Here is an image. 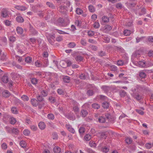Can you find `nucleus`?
I'll use <instances>...</instances> for the list:
<instances>
[{"mask_svg": "<svg viewBox=\"0 0 153 153\" xmlns=\"http://www.w3.org/2000/svg\"><path fill=\"white\" fill-rule=\"evenodd\" d=\"M7 55H5L4 53H3L1 54V57L0 59L1 60L3 61H6L7 59Z\"/></svg>", "mask_w": 153, "mask_h": 153, "instance_id": "09e8293b", "label": "nucleus"}, {"mask_svg": "<svg viewBox=\"0 0 153 153\" xmlns=\"http://www.w3.org/2000/svg\"><path fill=\"white\" fill-rule=\"evenodd\" d=\"M127 93L124 90H121L119 91V94L121 97H124L126 95Z\"/></svg>", "mask_w": 153, "mask_h": 153, "instance_id": "412c9836", "label": "nucleus"}, {"mask_svg": "<svg viewBox=\"0 0 153 153\" xmlns=\"http://www.w3.org/2000/svg\"><path fill=\"white\" fill-rule=\"evenodd\" d=\"M53 150L54 153H59L61 152L60 148L58 146L55 147Z\"/></svg>", "mask_w": 153, "mask_h": 153, "instance_id": "72a5a7b5", "label": "nucleus"}, {"mask_svg": "<svg viewBox=\"0 0 153 153\" xmlns=\"http://www.w3.org/2000/svg\"><path fill=\"white\" fill-rule=\"evenodd\" d=\"M147 55L150 57H153V51L150 50L149 51Z\"/></svg>", "mask_w": 153, "mask_h": 153, "instance_id": "774afa93", "label": "nucleus"}, {"mask_svg": "<svg viewBox=\"0 0 153 153\" xmlns=\"http://www.w3.org/2000/svg\"><path fill=\"white\" fill-rule=\"evenodd\" d=\"M10 93L7 90H4L2 92V96L5 98L9 97L10 96Z\"/></svg>", "mask_w": 153, "mask_h": 153, "instance_id": "2eb2a0df", "label": "nucleus"}, {"mask_svg": "<svg viewBox=\"0 0 153 153\" xmlns=\"http://www.w3.org/2000/svg\"><path fill=\"white\" fill-rule=\"evenodd\" d=\"M47 38L49 42L52 45H54L55 42L54 35H49L48 36H47Z\"/></svg>", "mask_w": 153, "mask_h": 153, "instance_id": "39448f33", "label": "nucleus"}, {"mask_svg": "<svg viewBox=\"0 0 153 153\" xmlns=\"http://www.w3.org/2000/svg\"><path fill=\"white\" fill-rule=\"evenodd\" d=\"M102 22L104 23L108 22L109 20V17L106 16H103L102 18Z\"/></svg>", "mask_w": 153, "mask_h": 153, "instance_id": "393cba45", "label": "nucleus"}, {"mask_svg": "<svg viewBox=\"0 0 153 153\" xmlns=\"http://www.w3.org/2000/svg\"><path fill=\"white\" fill-rule=\"evenodd\" d=\"M109 149L108 147L105 146L102 148L101 151L103 152L107 153L109 151Z\"/></svg>", "mask_w": 153, "mask_h": 153, "instance_id": "79ce46f5", "label": "nucleus"}, {"mask_svg": "<svg viewBox=\"0 0 153 153\" xmlns=\"http://www.w3.org/2000/svg\"><path fill=\"white\" fill-rule=\"evenodd\" d=\"M70 77L68 76H65L63 78L64 82L66 83H69L70 82Z\"/></svg>", "mask_w": 153, "mask_h": 153, "instance_id": "f704fd0d", "label": "nucleus"}, {"mask_svg": "<svg viewBox=\"0 0 153 153\" xmlns=\"http://www.w3.org/2000/svg\"><path fill=\"white\" fill-rule=\"evenodd\" d=\"M132 141V139L130 138H127L125 140L126 143L128 144H131Z\"/></svg>", "mask_w": 153, "mask_h": 153, "instance_id": "864d4df0", "label": "nucleus"}, {"mask_svg": "<svg viewBox=\"0 0 153 153\" xmlns=\"http://www.w3.org/2000/svg\"><path fill=\"white\" fill-rule=\"evenodd\" d=\"M131 33V31L129 30L126 29L124 30L123 34L125 36H129Z\"/></svg>", "mask_w": 153, "mask_h": 153, "instance_id": "a19ab883", "label": "nucleus"}, {"mask_svg": "<svg viewBox=\"0 0 153 153\" xmlns=\"http://www.w3.org/2000/svg\"><path fill=\"white\" fill-rule=\"evenodd\" d=\"M137 65L140 67H144L146 66L145 62L144 60L143 61L140 60L137 63Z\"/></svg>", "mask_w": 153, "mask_h": 153, "instance_id": "dca6fc26", "label": "nucleus"}, {"mask_svg": "<svg viewBox=\"0 0 153 153\" xmlns=\"http://www.w3.org/2000/svg\"><path fill=\"white\" fill-rule=\"evenodd\" d=\"M35 65L37 67H43V64L41 62V60L40 61H37L35 62Z\"/></svg>", "mask_w": 153, "mask_h": 153, "instance_id": "e433bc0d", "label": "nucleus"}, {"mask_svg": "<svg viewBox=\"0 0 153 153\" xmlns=\"http://www.w3.org/2000/svg\"><path fill=\"white\" fill-rule=\"evenodd\" d=\"M19 144L21 147L23 148H25L26 147V143L25 141L22 140L20 141Z\"/></svg>", "mask_w": 153, "mask_h": 153, "instance_id": "37998d69", "label": "nucleus"}, {"mask_svg": "<svg viewBox=\"0 0 153 153\" xmlns=\"http://www.w3.org/2000/svg\"><path fill=\"white\" fill-rule=\"evenodd\" d=\"M76 44L74 42H71L69 43L67 45L68 47L70 48H74L76 46Z\"/></svg>", "mask_w": 153, "mask_h": 153, "instance_id": "4c0bfd02", "label": "nucleus"}, {"mask_svg": "<svg viewBox=\"0 0 153 153\" xmlns=\"http://www.w3.org/2000/svg\"><path fill=\"white\" fill-rule=\"evenodd\" d=\"M30 131L28 129H25L23 132V134L26 136H28L30 134Z\"/></svg>", "mask_w": 153, "mask_h": 153, "instance_id": "8fccbe9b", "label": "nucleus"}, {"mask_svg": "<svg viewBox=\"0 0 153 153\" xmlns=\"http://www.w3.org/2000/svg\"><path fill=\"white\" fill-rule=\"evenodd\" d=\"M16 30L17 33L21 35L23 32V29L19 27H18L16 28Z\"/></svg>", "mask_w": 153, "mask_h": 153, "instance_id": "a878e982", "label": "nucleus"}, {"mask_svg": "<svg viewBox=\"0 0 153 153\" xmlns=\"http://www.w3.org/2000/svg\"><path fill=\"white\" fill-rule=\"evenodd\" d=\"M12 133L15 134H18L19 131L16 128H13L12 129Z\"/></svg>", "mask_w": 153, "mask_h": 153, "instance_id": "4d7b16f0", "label": "nucleus"}, {"mask_svg": "<svg viewBox=\"0 0 153 153\" xmlns=\"http://www.w3.org/2000/svg\"><path fill=\"white\" fill-rule=\"evenodd\" d=\"M47 117L49 119L51 120H54L55 118L54 115L51 113L48 114L47 115Z\"/></svg>", "mask_w": 153, "mask_h": 153, "instance_id": "a18cd8bd", "label": "nucleus"}, {"mask_svg": "<svg viewBox=\"0 0 153 153\" xmlns=\"http://www.w3.org/2000/svg\"><path fill=\"white\" fill-rule=\"evenodd\" d=\"M36 98L37 99V100L39 103L40 102L43 103V102L44 101V99L43 98L42 96H41L40 95H38L36 97Z\"/></svg>", "mask_w": 153, "mask_h": 153, "instance_id": "5701e85b", "label": "nucleus"}, {"mask_svg": "<svg viewBox=\"0 0 153 153\" xmlns=\"http://www.w3.org/2000/svg\"><path fill=\"white\" fill-rule=\"evenodd\" d=\"M59 11L64 13L68 10V7L65 5H61L59 7Z\"/></svg>", "mask_w": 153, "mask_h": 153, "instance_id": "6e6552de", "label": "nucleus"}, {"mask_svg": "<svg viewBox=\"0 0 153 153\" xmlns=\"http://www.w3.org/2000/svg\"><path fill=\"white\" fill-rule=\"evenodd\" d=\"M110 68L111 69V70L114 71H117V67L114 65H112L110 66Z\"/></svg>", "mask_w": 153, "mask_h": 153, "instance_id": "680f3d73", "label": "nucleus"}, {"mask_svg": "<svg viewBox=\"0 0 153 153\" xmlns=\"http://www.w3.org/2000/svg\"><path fill=\"white\" fill-rule=\"evenodd\" d=\"M88 10L91 13H94L95 11V8L92 5H90L88 7Z\"/></svg>", "mask_w": 153, "mask_h": 153, "instance_id": "2f4dec72", "label": "nucleus"}, {"mask_svg": "<svg viewBox=\"0 0 153 153\" xmlns=\"http://www.w3.org/2000/svg\"><path fill=\"white\" fill-rule=\"evenodd\" d=\"M91 136L89 134H87L85 135L84 137V138L86 140H89L91 138Z\"/></svg>", "mask_w": 153, "mask_h": 153, "instance_id": "052dcab7", "label": "nucleus"}, {"mask_svg": "<svg viewBox=\"0 0 153 153\" xmlns=\"http://www.w3.org/2000/svg\"><path fill=\"white\" fill-rule=\"evenodd\" d=\"M83 57L80 55L77 56L75 58L76 60L79 62L82 61L83 60Z\"/></svg>", "mask_w": 153, "mask_h": 153, "instance_id": "de8ad7c7", "label": "nucleus"}, {"mask_svg": "<svg viewBox=\"0 0 153 153\" xmlns=\"http://www.w3.org/2000/svg\"><path fill=\"white\" fill-rule=\"evenodd\" d=\"M140 52L139 51H136L134 52L132 54L131 57L135 59V58L140 57Z\"/></svg>", "mask_w": 153, "mask_h": 153, "instance_id": "4468645a", "label": "nucleus"}, {"mask_svg": "<svg viewBox=\"0 0 153 153\" xmlns=\"http://www.w3.org/2000/svg\"><path fill=\"white\" fill-rule=\"evenodd\" d=\"M112 29V27L109 25H106L104 27V31L105 33H107L111 30Z\"/></svg>", "mask_w": 153, "mask_h": 153, "instance_id": "a211bd4d", "label": "nucleus"}, {"mask_svg": "<svg viewBox=\"0 0 153 153\" xmlns=\"http://www.w3.org/2000/svg\"><path fill=\"white\" fill-rule=\"evenodd\" d=\"M98 54L99 56L101 57L105 56L106 55L105 52L102 51L98 52Z\"/></svg>", "mask_w": 153, "mask_h": 153, "instance_id": "13d9d810", "label": "nucleus"}, {"mask_svg": "<svg viewBox=\"0 0 153 153\" xmlns=\"http://www.w3.org/2000/svg\"><path fill=\"white\" fill-rule=\"evenodd\" d=\"M41 62L43 64V67H47L48 64V61L47 58H42L41 59Z\"/></svg>", "mask_w": 153, "mask_h": 153, "instance_id": "9b49d317", "label": "nucleus"}, {"mask_svg": "<svg viewBox=\"0 0 153 153\" xmlns=\"http://www.w3.org/2000/svg\"><path fill=\"white\" fill-rule=\"evenodd\" d=\"M9 120L10 123L12 125H14L16 122V119L12 117L10 118Z\"/></svg>", "mask_w": 153, "mask_h": 153, "instance_id": "c756f323", "label": "nucleus"}, {"mask_svg": "<svg viewBox=\"0 0 153 153\" xmlns=\"http://www.w3.org/2000/svg\"><path fill=\"white\" fill-rule=\"evenodd\" d=\"M38 81L35 78H32L31 80V82L34 85H36L38 82Z\"/></svg>", "mask_w": 153, "mask_h": 153, "instance_id": "5fc2aeb1", "label": "nucleus"}, {"mask_svg": "<svg viewBox=\"0 0 153 153\" xmlns=\"http://www.w3.org/2000/svg\"><path fill=\"white\" fill-rule=\"evenodd\" d=\"M58 25L60 26H62L64 22V20L62 18H59L57 20Z\"/></svg>", "mask_w": 153, "mask_h": 153, "instance_id": "7c9ffc66", "label": "nucleus"}, {"mask_svg": "<svg viewBox=\"0 0 153 153\" xmlns=\"http://www.w3.org/2000/svg\"><path fill=\"white\" fill-rule=\"evenodd\" d=\"M29 31L30 33L33 35H36L38 33V32L33 27L30 25Z\"/></svg>", "mask_w": 153, "mask_h": 153, "instance_id": "9d476101", "label": "nucleus"}, {"mask_svg": "<svg viewBox=\"0 0 153 153\" xmlns=\"http://www.w3.org/2000/svg\"><path fill=\"white\" fill-rule=\"evenodd\" d=\"M39 128L42 130H44L46 127V125L44 122H40L38 124Z\"/></svg>", "mask_w": 153, "mask_h": 153, "instance_id": "f3484780", "label": "nucleus"}, {"mask_svg": "<svg viewBox=\"0 0 153 153\" xmlns=\"http://www.w3.org/2000/svg\"><path fill=\"white\" fill-rule=\"evenodd\" d=\"M86 94L89 96H91L94 95V92L92 90L89 89L87 91Z\"/></svg>", "mask_w": 153, "mask_h": 153, "instance_id": "58836bf2", "label": "nucleus"}, {"mask_svg": "<svg viewBox=\"0 0 153 153\" xmlns=\"http://www.w3.org/2000/svg\"><path fill=\"white\" fill-rule=\"evenodd\" d=\"M16 21L18 22L22 23L24 22V19L20 16H17L16 18Z\"/></svg>", "mask_w": 153, "mask_h": 153, "instance_id": "bb28decb", "label": "nucleus"}, {"mask_svg": "<svg viewBox=\"0 0 153 153\" xmlns=\"http://www.w3.org/2000/svg\"><path fill=\"white\" fill-rule=\"evenodd\" d=\"M109 103L107 102H104L102 103V106L105 109H107L109 108Z\"/></svg>", "mask_w": 153, "mask_h": 153, "instance_id": "c85d7f7f", "label": "nucleus"}, {"mask_svg": "<svg viewBox=\"0 0 153 153\" xmlns=\"http://www.w3.org/2000/svg\"><path fill=\"white\" fill-rule=\"evenodd\" d=\"M79 133L81 134L85 132V128L83 127H80L79 130Z\"/></svg>", "mask_w": 153, "mask_h": 153, "instance_id": "338daca9", "label": "nucleus"}, {"mask_svg": "<svg viewBox=\"0 0 153 153\" xmlns=\"http://www.w3.org/2000/svg\"><path fill=\"white\" fill-rule=\"evenodd\" d=\"M140 60V57L135 58V59L133 58L132 57H131V60L132 62L135 65H137V63Z\"/></svg>", "mask_w": 153, "mask_h": 153, "instance_id": "6ab92c4d", "label": "nucleus"}, {"mask_svg": "<svg viewBox=\"0 0 153 153\" xmlns=\"http://www.w3.org/2000/svg\"><path fill=\"white\" fill-rule=\"evenodd\" d=\"M146 9L144 8H143L141 10V12H138V14L139 16H141L146 13Z\"/></svg>", "mask_w": 153, "mask_h": 153, "instance_id": "6e6d98bb", "label": "nucleus"}, {"mask_svg": "<svg viewBox=\"0 0 153 153\" xmlns=\"http://www.w3.org/2000/svg\"><path fill=\"white\" fill-rule=\"evenodd\" d=\"M98 97L101 100H106L107 97L105 96L102 95H99L98 96Z\"/></svg>", "mask_w": 153, "mask_h": 153, "instance_id": "0e129e2a", "label": "nucleus"}, {"mask_svg": "<svg viewBox=\"0 0 153 153\" xmlns=\"http://www.w3.org/2000/svg\"><path fill=\"white\" fill-rule=\"evenodd\" d=\"M32 57L30 56H28L25 58V61L26 63H30L32 62Z\"/></svg>", "mask_w": 153, "mask_h": 153, "instance_id": "c9c22d12", "label": "nucleus"}, {"mask_svg": "<svg viewBox=\"0 0 153 153\" xmlns=\"http://www.w3.org/2000/svg\"><path fill=\"white\" fill-rule=\"evenodd\" d=\"M91 106L93 108L96 109H99L100 107V105L97 103L92 104Z\"/></svg>", "mask_w": 153, "mask_h": 153, "instance_id": "473e14b6", "label": "nucleus"}, {"mask_svg": "<svg viewBox=\"0 0 153 153\" xmlns=\"http://www.w3.org/2000/svg\"><path fill=\"white\" fill-rule=\"evenodd\" d=\"M57 92L60 95H64V92L63 90L61 88H59L57 89Z\"/></svg>", "mask_w": 153, "mask_h": 153, "instance_id": "e2e57ef3", "label": "nucleus"}, {"mask_svg": "<svg viewBox=\"0 0 153 153\" xmlns=\"http://www.w3.org/2000/svg\"><path fill=\"white\" fill-rule=\"evenodd\" d=\"M131 95L137 101H140L142 99V96L139 93L133 92V93L131 94Z\"/></svg>", "mask_w": 153, "mask_h": 153, "instance_id": "20e7f679", "label": "nucleus"}, {"mask_svg": "<svg viewBox=\"0 0 153 153\" xmlns=\"http://www.w3.org/2000/svg\"><path fill=\"white\" fill-rule=\"evenodd\" d=\"M46 4L51 8L54 9H56L55 5L52 3L50 2H46Z\"/></svg>", "mask_w": 153, "mask_h": 153, "instance_id": "cd10ccee", "label": "nucleus"}, {"mask_svg": "<svg viewBox=\"0 0 153 153\" xmlns=\"http://www.w3.org/2000/svg\"><path fill=\"white\" fill-rule=\"evenodd\" d=\"M14 8L19 10L25 11L27 9V8L23 6L17 5L15 6Z\"/></svg>", "mask_w": 153, "mask_h": 153, "instance_id": "ddd939ff", "label": "nucleus"}, {"mask_svg": "<svg viewBox=\"0 0 153 153\" xmlns=\"http://www.w3.org/2000/svg\"><path fill=\"white\" fill-rule=\"evenodd\" d=\"M48 99L51 103H54L56 102L55 98L54 97H49Z\"/></svg>", "mask_w": 153, "mask_h": 153, "instance_id": "603ef678", "label": "nucleus"}, {"mask_svg": "<svg viewBox=\"0 0 153 153\" xmlns=\"http://www.w3.org/2000/svg\"><path fill=\"white\" fill-rule=\"evenodd\" d=\"M76 13L78 15H81L83 11L80 8H77L75 11Z\"/></svg>", "mask_w": 153, "mask_h": 153, "instance_id": "ea45409f", "label": "nucleus"}, {"mask_svg": "<svg viewBox=\"0 0 153 153\" xmlns=\"http://www.w3.org/2000/svg\"><path fill=\"white\" fill-rule=\"evenodd\" d=\"M101 88L104 91L105 93H107L108 92L111 90V87L105 85L102 86Z\"/></svg>", "mask_w": 153, "mask_h": 153, "instance_id": "1a4fd4ad", "label": "nucleus"}, {"mask_svg": "<svg viewBox=\"0 0 153 153\" xmlns=\"http://www.w3.org/2000/svg\"><path fill=\"white\" fill-rule=\"evenodd\" d=\"M103 39L105 43H109L110 42V38L107 36H104Z\"/></svg>", "mask_w": 153, "mask_h": 153, "instance_id": "bf43d9fd", "label": "nucleus"}, {"mask_svg": "<svg viewBox=\"0 0 153 153\" xmlns=\"http://www.w3.org/2000/svg\"><path fill=\"white\" fill-rule=\"evenodd\" d=\"M139 76L141 78L144 79L146 78V73L144 71H142L139 72Z\"/></svg>", "mask_w": 153, "mask_h": 153, "instance_id": "4be33fe9", "label": "nucleus"}, {"mask_svg": "<svg viewBox=\"0 0 153 153\" xmlns=\"http://www.w3.org/2000/svg\"><path fill=\"white\" fill-rule=\"evenodd\" d=\"M13 66L16 67L18 69H22V67L20 65L16 63L15 62H13Z\"/></svg>", "mask_w": 153, "mask_h": 153, "instance_id": "69168bd1", "label": "nucleus"}, {"mask_svg": "<svg viewBox=\"0 0 153 153\" xmlns=\"http://www.w3.org/2000/svg\"><path fill=\"white\" fill-rule=\"evenodd\" d=\"M21 98L25 102L29 100V97L25 95H23L21 97Z\"/></svg>", "mask_w": 153, "mask_h": 153, "instance_id": "49530a36", "label": "nucleus"}, {"mask_svg": "<svg viewBox=\"0 0 153 153\" xmlns=\"http://www.w3.org/2000/svg\"><path fill=\"white\" fill-rule=\"evenodd\" d=\"M113 120L111 116L109 114L107 113L104 116L100 117L98 119V121L100 123H103L105 122L108 123Z\"/></svg>", "mask_w": 153, "mask_h": 153, "instance_id": "f257e3e1", "label": "nucleus"}, {"mask_svg": "<svg viewBox=\"0 0 153 153\" xmlns=\"http://www.w3.org/2000/svg\"><path fill=\"white\" fill-rule=\"evenodd\" d=\"M65 127L71 133L74 134L75 132V130L72 128L71 126L69 124H66Z\"/></svg>", "mask_w": 153, "mask_h": 153, "instance_id": "f8f14e48", "label": "nucleus"}, {"mask_svg": "<svg viewBox=\"0 0 153 153\" xmlns=\"http://www.w3.org/2000/svg\"><path fill=\"white\" fill-rule=\"evenodd\" d=\"M81 115L83 117H85L88 114L87 111L85 110L82 109L81 111Z\"/></svg>", "mask_w": 153, "mask_h": 153, "instance_id": "b1692460", "label": "nucleus"}, {"mask_svg": "<svg viewBox=\"0 0 153 153\" xmlns=\"http://www.w3.org/2000/svg\"><path fill=\"white\" fill-rule=\"evenodd\" d=\"M12 112L14 114H17L18 113V111L16 107H12L11 109Z\"/></svg>", "mask_w": 153, "mask_h": 153, "instance_id": "c03bdc74", "label": "nucleus"}, {"mask_svg": "<svg viewBox=\"0 0 153 153\" xmlns=\"http://www.w3.org/2000/svg\"><path fill=\"white\" fill-rule=\"evenodd\" d=\"M146 90V88L144 86L137 85L134 86V88L132 89L131 91L133 92H136L139 93Z\"/></svg>", "mask_w": 153, "mask_h": 153, "instance_id": "f03ea898", "label": "nucleus"}, {"mask_svg": "<svg viewBox=\"0 0 153 153\" xmlns=\"http://www.w3.org/2000/svg\"><path fill=\"white\" fill-rule=\"evenodd\" d=\"M91 49L94 51H96L98 50V47L97 46L93 45H91L90 46Z\"/></svg>", "mask_w": 153, "mask_h": 153, "instance_id": "3c124183", "label": "nucleus"}, {"mask_svg": "<svg viewBox=\"0 0 153 153\" xmlns=\"http://www.w3.org/2000/svg\"><path fill=\"white\" fill-rule=\"evenodd\" d=\"M125 4L128 9H131L132 11L134 12L136 14H137V12L133 8L136 5V3L134 2H127Z\"/></svg>", "mask_w": 153, "mask_h": 153, "instance_id": "7ed1b4c3", "label": "nucleus"}, {"mask_svg": "<svg viewBox=\"0 0 153 153\" xmlns=\"http://www.w3.org/2000/svg\"><path fill=\"white\" fill-rule=\"evenodd\" d=\"M1 16L3 18L8 16V11L6 9H3L1 10Z\"/></svg>", "mask_w": 153, "mask_h": 153, "instance_id": "0eeeda50", "label": "nucleus"}, {"mask_svg": "<svg viewBox=\"0 0 153 153\" xmlns=\"http://www.w3.org/2000/svg\"><path fill=\"white\" fill-rule=\"evenodd\" d=\"M30 102L31 104L33 106L36 107L38 105L39 107L40 108H41L42 106V105L39 103L37 100L33 98L31 99L30 100Z\"/></svg>", "mask_w": 153, "mask_h": 153, "instance_id": "423d86ee", "label": "nucleus"}, {"mask_svg": "<svg viewBox=\"0 0 153 153\" xmlns=\"http://www.w3.org/2000/svg\"><path fill=\"white\" fill-rule=\"evenodd\" d=\"M9 78L8 76L4 75L1 78L2 81L4 83H7L8 82Z\"/></svg>", "mask_w": 153, "mask_h": 153, "instance_id": "aec40b11", "label": "nucleus"}]
</instances>
